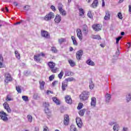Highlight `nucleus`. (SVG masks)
<instances>
[{"label":"nucleus","instance_id":"1","mask_svg":"<svg viewBox=\"0 0 131 131\" xmlns=\"http://www.w3.org/2000/svg\"><path fill=\"white\" fill-rule=\"evenodd\" d=\"M90 95V93L88 91L83 92L79 96L80 100L81 101H86L88 99H89V96Z\"/></svg>","mask_w":131,"mask_h":131},{"label":"nucleus","instance_id":"2","mask_svg":"<svg viewBox=\"0 0 131 131\" xmlns=\"http://www.w3.org/2000/svg\"><path fill=\"white\" fill-rule=\"evenodd\" d=\"M7 116L8 114H7V113H6L5 112H0V119H2V120H3V121L7 122V121L9 120Z\"/></svg>","mask_w":131,"mask_h":131},{"label":"nucleus","instance_id":"3","mask_svg":"<svg viewBox=\"0 0 131 131\" xmlns=\"http://www.w3.org/2000/svg\"><path fill=\"white\" fill-rule=\"evenodd\" d=\"M54 18H55V14L53 12H50L45 16L44 20L45 21H50V20L54 19Z\"/></svg>","mask_w":131,"mask_h":131},{"label":"nucleus","instance_id":"4","mask_svg":"<svg viewBox=\"0 0 131 131\" xmlns=\"http://www.w3.org/2000/svg\"><path fill=\"white\" fill-rule=\"evenodd\" d=\"M63 7V5L62 4L60 3L58 5V10L60 12V13L62 15V16H66V11L63 9L62 8Z\"/></svg>","mask_w":131,"mask_h":131},{"label":"nucleus","instance_id":"5","mask_svg":"<svg viewBox=\"0 0 131 131\" xmlns=\"http://www.w3.org/2000/svg\"><path fill=\"white\" fill-rule=\"evenodd\" d=\"M82 55H83V51H82L81 50H79L76 53V59L77 60H81Z\"/></svg>","mask_w":131,"mask_h":131},{"label":"nucleus","instance_id":"6","mask_svg":"<svg viewBox=\"0 0 131 131\" xmlns=\"http://www.w3.org/2000/svg\"><path fill=\"white\" fill-rule=\"evenodd\" d=\"M41 36L43 37H45V38H50V34L46 31H41Z\"/></svg>","mask_w":131,"mask_h":131},{"label":"nucleus","instance_id":"7","mask_svg":"<svg viewBox=\"0 0 131 131\" xmlns=\"http://www.w3.org/2000/svg\"><path fill=\"white\" fill-rule=\"evenodd\" d=\"M111 17V13L109 10H106L105 11V15L104 17V20H110V17Z\"/></svg>","mask_w":131,"mask_h":131},{"label":"nucleus","instance_id":"8","mask_svg":"<svg viewBox=\"0 0 131 131\" xmlns=\"http://www.w3.org/2000/svg\"><path fill=\"white\" fill-rule=\"evenodd\" d=\"M5 77L6 79L5 80V82H7V83H8L9 81H11V80H12V77H11V75L8 73L5 74Z\"/></svg>","mask_w":131,"mask_h":131},{"label":"nucleus","instance_id":"9","mask_svg":"<svg viewBox=\"0 0 131 131\" xmlns=\"http://www.w3.org/2000/svg\"><path fill=\"white\" fill-rule=\"evenodd\" d=\"M76 122L77 123V125H78V127L80 128L82 126V121L80 118H76Z\"/></svg>","mask_w":131,"mask_h":131},{"label":"nucleus","instance_id":"10","mask_svg":"<svg viewBox=\"0 0 131 131\" xmlns=\"http://www.w3.org/2000/svg\"><path fill=\"white\" fill-rule=\"evenodd\" d=\"M82 32L83 33L84 35H88V33L89 32V28L88 27V26H86V25H84L83 26Z\"/></svg>","mask_w":131,"mask_h":131},{"label":"nucleus","instance_id":"11","mask_svg":"<svg viewBox=\"0 0 131 131\" xmlns=\"http://www.w3.org/2000/svg\"><path fill=\"white\" fill-rule=\"evenodd\" d=\"M64 117L63 123L65 125H68L69 124V116L68 115H65Z\"/></svg>","mask_w":131,"mask_h":131},{"label":"nucleus","instance_id":"12","mask_svg":"<svg viewBox=\"0 0 131 131\" xmlns=\"http://www.w3.org/2000/svg\"><path fill=\"white\" fill-rule=\"evenodd\" d=\"M77 35L80 40H82V33L81 29L77 30Z\"/></svg>","mask_w":131,"mask_h":131},{"label":"nucleus","instance_id":"13","mask_svg":"<svg viewBox=\"0 0 131 131\" xmlns=\"http://www.w3.org/2000/svg\"><path fill=\"white\" fill-rule=\"evenodd\" d=\"M3 105L4 106L5 109L7 110L8 113H11V112H12V110H11V108H10V106H9L8 103L5 102V103H4Z\"/></svg>","mask_w":131,"mask_h":131},{"label":"nucleus","instance_id":"14","mask_svg":"<svg viewBox=\"0 0 131 131\" xmlns=\"http://www.w3.org/2000/svg\"><path fill=\"white\" fill-rule=\"evenodd\" d=\"M65 101L68 104H71L72 103V99H71V97L69 95H67L65 97Z\"/></svg>","mask_w":131,"mask_h":131},{"label":"nucleus","instance_id":"15","mask_svg":"<svg viewBox=\"0 0 131 131\" xmlns=\"http://www.w3.org/2000/svg\"><path fill=\"white\" fill-rule=\"evenodd\" d=\"M92 28L95 30V31H100L101 30V28H100V24L93 25L92 26Z\"/></svg>","mask_w":131,"mask_h":131},{"label":"nucleus","instance_id":"16","mask_svg":"<svg viewBox=\"0 0 131 131\" xmlns=\"http://www.w3.org/2000/svg\"><path fill=\"white\" fill-rule=\"evenodd\" d=\"M61 16L58 14H57L54 19L55 22H56V23H57V24L60 23V22H61Z\"/></svg>","mask_w":131,"mask_h":131},{"label":"nucleus","instance_id":"17","mask_svg":"<svg viewBox=\"0 0 131 131\" xmlns=\"http://www.w3.org/2000/svg\"><path fill=\"white\" fill-rule=\"evenodd\" d=\"M99 4V1L98 0H94L91 5V7H92L94 9L98 7V4Z\"/></svg>","mask_w":131,"mask_h":131},{"label":"nucleus","instance_id":"18","mask_svg":"<svg viewBox=\"0 0 131 131\" xmlns=\"http://www.w3.org/2000/svg\"><path fill=\"white\" fill-rule=\"evenodd\" d=\"M34 59L36 62H40V54L34 55Z\"/></svg>","mask_w":131,"mask_h":131},{"label":"nucleus","instance_id":"19","mask_svg":"<svg viewBox=\"0 0 131 131\" xmlns=\"http://www.w3.org/2000/svg\"><path fill=\"white\" fill-rule=\"evenodd\" d=\"M110 100H111V95L107 93L105 96V102L106 103H109V102H110Z\"/></svg>","mask_w":131,"mask_h":131},{"label":"nucleus","instance_id":"20","mask_svg":"<svg viewBox=\"0 0 131 131\" xmlns=\"http://www.w3.org/2000/svg\"><path fill=\"white\" fill-rule=\"evenodd\" d=\"M48 66L50 69H53L56 66V64L52 61H50L48 62Z\"/></svg>","mask_w":131,"mask_h":131},{"label":"nucleus","instance_id":"21","mask_svg":"<svg viewBox=\"0 0 131 131\" xmlns=\"http://www.w3.org/2000/svg\"><path fill=\"white\" fill-rule=\"evenodd\" d=\"M96 102H97V99L95 97H93L92 98V101H91V106H93V107L96 106Z\"/></svg>","mask_w":131,"mask_h":131},{"label":"nucleus","instance_id":"22","mask_svg":"<svg viewBox=\"0 0 131 131\" xmlns=\"http://www.w3.org/2000/svg\"><path fill=\"white\" fill-rule=\"evenodd\" d=\"M39 85H40V89L41 90L45 89V84H46V82L43 81H39Z\"/></svg>","mask_w":131,"mask_h":131},{"label":"nucleus","instance_id":"23","mask_svg":"<svg viewBox=\"0 0 131 131\" xmlns=\"http://www.w3.org/2000/svg\"><path fill=\"white\" fill-rule=\"evenodd\" d=\"M86 64L90 66H95V62H94V61H92L91 59H88L86 61Z\"/></svg>","mask_w":131,"mask_h":131},{"label":"nucleus","instance_id":"24","mask_svg":"<svg viewBox=\"0 0 131 131\" xmlns=\"http://www.w3.org/2000/svg\"><path fill=\"white\" fill-rule=\"evenodd\" d=\"M92 38H93V39H98V40H100L101 39V36L99 35H92L91 36Z\"/></svg>","mask_w":131,"mask_h":131},{"label":"nucleus","instance_id":"25","mask_svg":"<svg viewBox=\"0 0 131 131\" xmlns=\"http://www.w3.org/2000/svg\"><path fill=\"white\" fill-rule=\"evenodd\" d=\"M71 38L72 39L73 43L74 46H77L78 44L77 43V41H76V39H75V37L73 36H72Z\"/></svg>","mask_w":131,"mask_h":131},{"label":"nucleus","instance_id":"26","mask_svg":"<svg viewBox=\"0 0 131 131\" xmlns=\"http://www.w3.org/2000/svg\"><path fill=\"white\" fill-rule=\"evenodd\" d=\"M52 100L54 103H56L57 105H60V101L59 100H58V99H57V98L53 97L52 98Z\"/></svg>","mask_w":131,"mask_h":131},{"label":"nucleus","instance_id":"27","mask_svg":"<svg viewBox=\"0 0 131 131\" xmlns=\"http://www.w3.org/2000/svg\"><path fill=\"white\" fill-rule=\"evenodd\" d=\"M90 90H93L94 88H95V85L94 84V82H93V81L92 80L90 81Z\"/></svg>","mask_w":131,"mask_h":131},{"label":"nucleus","instance_id":"28","mask_svg":"<svg viewBox=\"0 0 131 131\" xmlns=\"http://www.w3.org/2000/svg\"><path fill=\"white\" fill-rule=\"evenodd\" d=\"M45 113L48 115V116H51V111L49 108H45Z\"/></svg>","mask_w":131,"mask_h":131},{"label":"nucleus","instance_id":"29","mask_svg":"<svg viewBox=\"0 0 131 131\" xmlns=\"http://www.w3.org/2000/svg\"><path fill=\"white\" fill-rule=\"evenodd\" d=\"M113 129L114 131H118L119 129V125L115 124L113 127Z\"/></svg>","mask_w":131,"mask_h":131},{"label":"nucleus","instance_id":"30","mask_svg":"<svg viewBox=\"0 0 131 131\" xmlns=\"http://www.w3.org/2000/svg\"><path fill=\"white\" fill-rule=\"evenodd\" d=\"M70 131H77V129L76 128L75 126H74V125H72L70 126Z\"/></svg>","mask_w":131,"mask_h":131},{"label":"nucleus","instance_id":"31","mask_svg":"<svg viewBox=\"0 0 131 131\" xmlns=\"http://www.w3.org/2000/svg\"><path fill=\"white\" fill-rule=\"evenodd\" d=\"M69 63L72 67L75 66V62H74V61L71 59L69 60Z\"/></svg>","mask_w":131,"mask_h":131},{"label":"nucleus","instance_id":"32","mask_svg":"<svg viewBox=\"0 0 131 131\" xmlns=\"http://www.w3.org/2000/svg\"><path fill=\"white\" fill-rule=\"evenodd\" d=\"M84 113H85V109L81 110L79 112V115H80V116H83V115H84Z\"/></svg>","mask_w":131,"mask_h":131},{"label":"nucleus","instance_id":"33","mask_svg":"<svg viewBox=\"0 0 131 131\" xmlns=\"http://www.w3.org/2000/svg\"><path fill=\"white\" fill-rule=\"evenodd\" d=\"M79 11L80 13V16H83V15H84V11H83L82 8H80Z\"/></svg>","mask_w":131,"mask_h":131},{"label":"nucleus","instance_id":"34","mask_svg":"<svg viewBox=\"0 0 131 131\" xmlns=\"http://www.w3.org/2000/svg\"><path fill=\"white\" fill-rule=\"evenodd\" d=\"M16 90L19 94H21V93H22V90H21L20 86H16Z\"/></svg>","mask_w":131,"mask_h":131},{"label":"nucleus","instance_id":"35","mask_svg":"<svg viewBox=\"0 0 131 131\" xmlns=\"http://www.w3.org/2000/svg\"><path fill=\"white\" fill-rule=\"evenodd\" d=\"M58 41H59V43L61 45L63 42H65V41H66V39L61 38L58 39Z\"/></svg>","mask_w":131,"mask_h":131},{"label":"nucleus","instance_id":"36","mask_svg":"<svg viewBox=\"0 0 131 131\" xmlns=\"http://www.w3.org/2000/svg\"><path fill=\"white\" fill-rule=\"evenodd\" d=\"M29 122H32L33 118L31 115H28L27 117Z\"/></svg>","mask_w":131,"mask_h":131},{"label":"nucleus","instance_id":"37","mask_svg":"<svg viewBox=\"0 0 131 131\" xmlns=\"http://www.w3.org/2000/svg\"><path fill=\"white\" fill-rule=\"evenodd\" d=\"M15 54L17 59H18V60H20V54H19V52H18L17 51H15Z\"/></svg>","mask_w":131,"mask_h":131},{"label":"nucleus","instance_id":"38","mask_svg":"<svg viewBox=\"0 0 131 131\" xmlns=\"http://www.w3.org/2000/svg\"><path fill=\"white\" fill-rule=\"evenodd\" d=\"M63 75H64V72L61 71L60 73L58 74V77L59 79H62V77H63Z\"/></svg>","mask_w":131,"mask_h":131},{"label":"nucleus","instance_id":"39","mask_svg":"<svg viewBox=\"0 0 131 131\" xmlns=\"http://www.w3.org/2000/svg\"><path fill=\"white\" fill-rule=\"evenodd\" d=\"M65 88H67V84L65 83V82L62 83V91H65L66 89Z\"/></svg>","mask_w":131,"mask_h":131},{"label":"nucleus","instance_id":"40","mask_svg":"<svg viewBox=\"0 0 131 131\" xmlns=\"http://www.w3.org/2000/svg\"><path fill=\"white\" fill-rule=\"evenodd\" d=\"M22 99H23V100H24L25 102H28V101H29L28 96H22Z\"/></svg>","mask_w":131,"mask_h":131},{"label":"nucleus","instance_id":"41","mask_svg":"<svg viewBox=\"0 0 131 131\" xmlns=\"http://www.w3.org/2000/svg\"><path fill=\"white\" fill-rule=\"evenodd\" d=\"M126 100H127V102H129L131 100V95L130 94H128L126 96Z\"/></svg>","mask_w":131,"mask_h":131},{"label":"nucleus","instance_id":"42","mask_svg":"<svg viewBox=\"0 0 131 131\" xmlns=\"http://www.w3.org/2000/svg\"><path fill=\"white\" fill-rule=\"evenodd\" d=\"M58 68H54L53 69H51V71L53 73H56V72H58Z\"/></svg>","mask_w":131,"mask_h":131},{"label":"nucleus","instance_id":"43","mask_svg":"<svg viewBox=\"0 0 131 131\" xmlns=\"http://www.w3.org/2000/svg\"><path fill=\"white\" fill-rule=\"evenodd\" d=\"M66 81H73L74 80V78L73 77L68 78L65 79Z\"/></svg>","mask_w":131,"mask_h":131},{"label":"nucleus","instance_id":"44","mask_svg":"<svg viewBox=\"0 0 131 131\" xmlns=\"http://www.w3.org/2000/svg\"><path fill=\"white\" fill-rule=\"evenodd\" d=\"M53 79H55V75H52L49 77L50 81H52Z\"/></svg>","mask_w":131,"mask_h":131},{"label":"nucleus","instance_id":"45","mask_svg":"<svg viewBox=\"0 0 131 131\" xmlns=\"http://www.w3.org/2000/svg\"><path fill=\"white\" fill-rule=\"evenodd\" d=\"M44 106L45 107V109H46L47 108H49L50 107V104L49 103V102H45Z\"/></svg>","mask_w":131,"mask_h":131},{"label":"nucleus","instance_id":"46","mask_svg":"<svg viewBox=\"0 0 131 131\" xmlns=\"http://www.w3.org/2000/svg\"><path fill=\"white\" fill-rule=\"evenodd\" d=\"M82 106H83V104L81 103H80L79 104H78V106L77 107V109L78 110H80V109H81V108H82Z\"/></svg>","mask_w":131,"mask_h":131},{"label":"nucleus","instance_id":"47","mask_svg":"<svg viewBox=\"0 0 131 131\" xmlns=\"http://www.w3.org/2000/svg\"><path fill=\"white\" fill-rule=\"evenodd\" d=\"M51 51L53 52V53H57L58 52L55 47H52Z\"/></svg>","mask_w":131,"mask_h":131},{"label":"nucleus","instance_id":"48","mask_svg":"<svg viewBox=\"0 0 131 131\" xmlns=\"http://www.w3.org/2000/svg\"><path fill=\"white\" fill-rule=\"evenodd\" d=\"M120 53L119 52V50L118 49L117 51L116 52V59L117 60L118 56H119Z\"/></svg>","mask_w":131,"mask_h":131},{"label":"nucleus","instance_id":"49","mask_svg":"<svg viewBox=\"0 0 131 131\" xmlns=\"http://www.w3.org/2000/svg\"><path fill=\"white\" fill-rule=\"evenodd\" d=\"M88 16L89 18H93V15L92 14V12L91 11L88 12Z\"/></svg>","mask_w":131,"mask_h":131},{"label":"nucleus","instance_id":"50","mask_svg":"<svg viewBox=\"0 0 131 131\" xmlns=\"http://www.w3.org/2000/svg\"><path fill=\"white\" fill-rule=\"evenodd\" d=\"M121 36H119L116 38V43H118L119 42V41L120 40V39H121Z\"/></svg>","mask_w":131,"mask_h":131},{"label":"nucleus","instance_id":"51","mask_svg":"<svg viewBox=\"0 0 131 131\" xmlns=\"http://www.w3.org/2000/svg\"><path fill=\"white\" fill-rule=\"evenodd\" d=\"M118 17L119 19H122V14H121V12H119L118 13Z\"/></svg>","mask_w":131,"mask_h":131},{"label":"nucleus","instance_id":"52","mask_svg":"<svg viewBox=\"0 0 131 131\" xmlns=\"http://www.w3.org/2000/svg\"><path fill=\"white\" fill-rule=\"evenodd\" d=\"M30 9V6L28 5H26L24 7V10H26V11H28Z\"/></svg>","mask_w":131,"mask_h":131},{"label":"nucleus","instance_id":"53","mask_svg":"<svg viewBox=\"0 0 131 131\" xmlns=\"http://www.w3.org/2000/svg\"><path fill=\"white\" fill-rule=\"evenodd\" d=\"M58 81H54L53 83H52V86H55V85H56V84H58Z\"/></svg>","mask_w":131,"mask_h":131},{"label":"nucleus","instance_id":"54","mask_svg":"<svg viewBox=\"0 0 131 131\" xmlns=\"http://www.w3.org/2000/svg\"><path fill=\"white\" fill-rule=\"evenodd\" d=\"M38 98V95L37 94H34V99H35V100H36V99H37Z\"/></svg>","mask_w":131,"mask_h":131},{"label":"nucleus","instance_id":"55","mask_svg":"<svg viewBox=\"0 0 131 131\" xmlns=\"http://www.w3.org/2000/svg\"><path fill=\"white\" fill-rule=\"evenodd\" d=\"M66 75L67 76H69L70 75H71V72H66Z\"/></svg>","mask_w":131,"mask_h":131},{"label":"nucleus","instance_id":"56","mask_svg":"<svg viewBox=\"0 0 131 131\" xmlns=\"http://www.w3.org/2000/svg\"><path fill=\"white\" fill-rule=\"evenodd\" d=\"M0 62H4V58L2 54H0Z\"/></svg>","mask_w":131,"mask_h":131},{"label":"nucleus","instance_id":"57","mask_svg":"<svg viewBox=\"0 0 131 131\" xmlns=\"http://www.w3.org/2000/svg\"><path fill=\"white\" fill-rule=\"evenodd\" d=\"M43 131H49V129L47 126H43Z\"/></svg>","mask_w":131,"mask_h":131},{"label":"nucleus","instance_id":"58","mask_svg":"<svg viewBox=\"0 0 131 131\" xmlns=\"http://www.w3.org/2000/svg\"><path fill=\"white\" fill-rule=\"evenodd\" d=\"M50 8L51 9V10H52V11H56V8H55V6L53 5L51 6Z\"/></svg>","mask_w":131,"mask_h":131},{"label":"nucleus","instance_id":"59","mask_svg":"<svg viewBox=\"0 0 131 131\" xmlns=\"http://www.w3.org/2000/svg\"><path fill=\"white\" fill-rule=\"evenodd\" d=\"M6 100H7V101H12V98L10 97H9V96H7Z\"/></svg>","mask_w":131,"mask_h":131},{"label":"nucleus","instance_id":"60","mask_svg":"<svg viewBox=\"0 0 131 131\" xmlns=\"http://www.w3.org/2000/svg\"><path fill=\"white\" fill-rule=\"evenodd\" d=\"M22 22H23V21L20 20V21L17 22L15 24H14V25H18L19 24H21V23H22Z\"/></svg>","mask_w":131,"mask_h":131},{"label":"nucleus","instance_id":"61","mask_svg":"<svg viewBox=\"0 0 131 131\" xmlns=\"http://www.w3.org/2000/svg\"><path fill=\"white\" fill-rule=\"evenodd\" d=\"M109 125H113V124H115V122H111L108 123Z\"/></svg>","mask_w":131,"mask_h":131},{"label":"nucleus","instance_id":"62","mask_svg":"<svg viewBox=\"0 0 131 131\" xmlns=\"http://www.w3.org/2000/svg\"><path fill=\"white\" fill-rule=\"evenodd\" d=\"M4 67V64H3V62H0V68H3Z\"/></svg>","mask_w":131,"mask_h":131},{"label":"nucleus","instance_id":"63","mask_svg":"<svg viewBox=\"0 0 131 131\" xmlns=\"http://www.w3.org/2000/svg\"><path fill=\"white\" fill-rule=\"evenodd\" d=\"M128 8H129V12L131 13V5H129Z\"/></svg>","mask_w":131,"mask_h":131},{"label":"nucleus","instance_id":"64","mask_svg":"<svg viewBox=\"0 0 131 131\" xmlns=\"http://www.w3.org/2000/svg\"><path fill=\"white\" fill-rule=\"evenodd\" d=\"M123 131H127V128L123 127Z\"/></svg>","mask_w":131,"mask_h":131}]
</instances>
